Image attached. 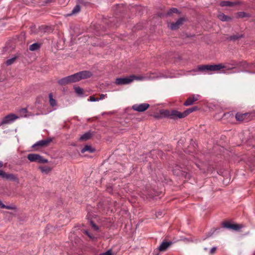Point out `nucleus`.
<instances>
[{
	"mask_svg": "<svg viewBox=\"0 0 255 255\" xmlns=\"http://www.w3.org/2000/svg\"><path fill=\"white\" fill-rule=\"evenodd\" d=\"M27 159L31 162H35L40 163H47L48 160L38 154L31 153L27 155Z\"/></svg>",
	"mask_w": 255,
	"mask_h": 255,
	"instance_id": "5",
	"label": "nucleus"
},
{
	"mask_svg": "<svg viewBox=\"0 0 255 255\" xmlns=\"http://www.w3.org/2000/svg\"><path fill=\"white\" fill-rule=\"evenodd\" d=\"M51 141L52 139L50 138L39 140L33 144L32 147L35 148L36 150H38L41 147L47 146Z\"/></svg>",
	"mask_w": 255,
	"mask_h": 255,
	"instance_id": "6",
	"label": "nucleus"
},
{
	"mask_svg": "<svg viewBox=\"0 0 255 255\" xmlns=\"http://www.w3.org/2000/svg\"><path fill=\"white\" fill-rule=\"evenodd\" d=\"M75 92L79 95H82L84 93L83 90L79 87H75Z\"/></svg>",
	"mask_w": 255,
	"mask_h": 255,
	"instance_id": "29",
	"label": "nucleus"
},
{
	"mask_svg": "<svg viewBox=\"0 0 255 255\" xmlns=\"http://www.w3.org/2000/svg\"><path fill=\"white\" fill-rule=\"evenodd\" d=\"M48 97L50 105L52 107H56L57 106V101L53 98V94L52 93L49 94Z\"/></svg>",
	"mask_w": 255,
	"mask_h": 255,
	"instance_id": "19",
	"label": "nucleus"
},
{
	"mask_svg": "<svg viewBox=\"0 0 255 255\" xmlns=\"http://www.w3.org/2000/svg\"><path fill=\"white\" fill-rule=\"evenodd\" d=\"M218 18L219 19H220L221 20H222L223 21H228L230 19L229 17L226 16V15H225L223 13L219 14Z\"/></svg>",
	"mask_w": 255,
	"mask_h": 255,
	"instance_id": "25",
	"label": "nucleus"
},
{
	"mask_svg": "<svg viewBox=\"0 0 255 255\" xmlns=\"http://www.w3.org/2000/svg\"><path fill=\"white\" fill-rule=\"evenodd\" d=\"M199 97L200 95H193L189 97L184 102V105L188 106L192 105L195 102L199 99Z\"/></svg>",
	"mask_w": 255,
	"mask_h": 255,
	"instance_id": "11",
	"label": "nucleus"
},
{
	"mask_svg": "<svg viewBox=\"0 0 255 255\" xmlns=\"http://www.w3.org/2000/svg\"><path fill=\"white\" fill-rule=\"evenodd\" d=\"M241 36H233L231 37V39L233 40H235L238 39L239 37H241Z\"/></svg>",
	"mask_w": 255,
	"mask_h": 255,
	"instance_id": "40",
	"label": "nucleus"
},
{
	"mask_svg": "<svg viewBox=\"0 0 255 255\" xmlns=\"http://www.w3.org/2000/svg\"><path fill=\"white\" fill-rule=\"evenodd\" d=\"M6 179L15 181V182H17V183H19L18 178L17 177V176L16 175H15L13 174L7 173Z\"/></svg>",
	"mask_w": 255,
	"mask_h": 255,
	"instance_id": "20",
	"label": "nucleus"
},
{
	"mask_svg": "<svg viewBox=\"0 0 255 255\" xmlns=\"http://www.w3.org/2000/svg\"><path fill=\"white\" fill-rule=\"evenodd\" d=\"M82 153H84L86 152L89 153H93L95 151V149L90 145H86L81 150Z\"/></svg>",
	"mask_w": 255,
	"mask_h": 255,
	"instance_id": "16",
	"label": "nucleus"
},
{
	"mask_svg": "<svg viewBox=\"0 0 255 255\" xmlns=\"http://www.w3.org/2000/svg\"><path fill=\"white\" fill-rule=\"evenodd\" d=\"M28 111L26 108H21L17 110L16 116L18 119L21 118H25L28 117Z\"/></svg>",
	"mask_w": 255,
	"mask_h": 255,
	"instance_id": "12",
	"label": "nucleus"
},
{
	"mask_svg": "<svg viewBox=\"0 0 255 255\" xmlns=\"http://www.w3.org/2000/svg\"><path fill=\"white\" fill-rule=\"evenodd\" d=\"M113 113V112H110L108 113L109 114H112Z\"/></svg>",
	"mask_w": 255,
	"mask_h": 255,
	"instance_id": "43",
	"label": "nucleus"
},
{
	"mask_svg": "<svg viewBox=\"0 0 255 255\" xmlns=\"http://www.w3.org/2000/svg\"><path fill=\"white\" fill-rule=\"evenodd\" d=\"M149 107V105L147 103L135 104L132 106V109L137 112H143L146 111Z\"/></svg>",
	"mask_w": 255,
	"mask_h": 255,
	"instance_id": "7",
	"label": "nucleus"
},
{
	"mask_svg": "<svg viewBox=\"0 0 255 255\" xmlns=\"http://www.w3.org/2000/svg\"><path fill=\"white\" fill-rule=\"evenodd\" d=\"M52 0H47L48 2H51Z\"/></svg>",
	"mask_w": 255,
	"mask_h": 255,
	"instance_id": "44",
	"label": "nucleus"
},
{
	"mask_svg": "<svg viewBox=\"0 0 255 255\" xmlns=\"http://www.w3.org/2000/svg\"><path fill=\"white\" fill-rule=\"evenodd\" d=\"M38 169L45 174H48L52 170V168L48 166H40L38 167Z\"/></svg>",
	"mask_w": 255,
	"mask_h": 255,
	"instance_id": "17",
	"label": "nucleus"
},
{
	"mask_svg": "<svg viewBox=\"0 0 255 255\" xmlns=\"http://www.w3.org/2000/svg\"><path fill=\"white\" fill-rule=\"evenodd\" d=\"M195 71H199L201 72L208 71V65H199Z\"/></svg>",
	"mask_w": 255,
	"mask_h": 255,
	"instance_id": "22",
	"label": "nucleus"
},
{
	"mask_svg": "<svg viewBox=\"0 0 255 255\" xmlns=\"http://www.w3.org/2000/svg\"><path fill=\"white\" fill-rule=\"evenodd\" d=\"M15 58H11V59H8L6 61V64L7 65H11V64H12L14 62V61L15 60Z\"/></svg>",
	"mask_w": 255,
	"mask_h": 255,
	"instance_id": "33",
	"label": "nucleus"
},
{
	"mask_svg": "<svg viewBox=\"0 0 255 255\" xmlns=\"http://www.w3.org/2000/svg\"><path fill=\"white\" fill-rule=\"evenodd\" d=\"M172 243L171 242H162L160 246L158 247V250L160 252H164L171 245Z\"/></svg>",
	"mask_w": 255,
	"mask_h": 255,
	"instance_id": "13",
	"label": "nucleus"
},
{
	"mask_svg": "<svg viewBox=\"0 0 255 255\" xmlns=\"http://www.w3.org/2000/svg\"><path fill=\"white\" fill-rule=\"evenodd\" d=\"M178 12V10L177 8H172L168 11V12H167V15H170L173 13H177Z\"/></svg>",
	"mask_w": 255,
	"mask_h": 255,
	"instance_id": "30",
	"label": "nucleus"
},
{
	"mask_svg": "<svg viewBox=\"0 0 255 255\" xmlns=\"http://www.w3.org/2000/svg\"><path fill=\"white\" fill-rule=\"evenodd\" d=\"M7 174V173L5 172L4 171L1 170H0V177H1V178L6 179Z\"/></svg>",
	"mask_w": 255,
	"mask_h": 255,
	"instance_id": "31",
	"label": "nucleus"
},
{
	"mask_svg": "<svg viewBox=\"0 0 255 255\" xmlns=\"http://www.w3.org/2000/svg\"><path fill=\"white\" fill-rule=\"evenodd\" d=\"M80 6L79 5H77L73 9V10L72 11V13L70 14V15L77 13L79 12L80 11Z\"/></svg>",
	"mask_w": 255,
	"mask_h": 255,
	"instance_id": "28",
	"label": "nucleus"
},
{
	"mask_svg": "<svg viewBox=\"0 0 255 255\" xmlns=\"http://www.w3.org/2000/svg\"><path fill=\"white\" fill-rule=\"evenodd\" d=\"M0 208H5L8 210H16V207L15 205H12L9 206H6L3 204L2 202L0 200Z\"/></svg>",
	"mask_w": 255,
	"mask_h": 255,
	"instance_id": "21",
	"label": "nucleus"
},
{
	"mask_svg": "<svg viewBox=\"0 0 255 255\" xmlns=\"http://www.w3.org/2000/svg\"><path fill=\"white\" fill-rule=\"evenodd\" d=\"M18 119V117L16 114L10 113L4 116L0 122V126L9 125Z\"/></svg>",
	"mask_w": 255,
	"mask_h": 255,
	"instance_id": "4",
	"label": "nucleus"
},
{
	"mask_svg": "<svg viewBox=\"0 0 255 255\" xmlns=\"http://www.w3.org/2000/svg\"><path fill=\"white\" fill-rule=\"evenodd\" d=\"M236 119L239 122H247L249 120V114L238 113L236 115Z\"/></svg>",
	"mask_w": 255,
	"mask_h": 255,
	"instance_id": "10",
	"label": "nucleus"
},
{
	"mask_svg": "<svg viewBox=\"0 0 255 255\" xmlns=\"http://www.w3.org/2000/svg\"><path fill=\"white\" fill-rule=\"evenodd\" d=\"M107 97V94H101L100 95V98H98L99 101L102 100L104 99H105V98H106Z\"/></svg>",
	"mask_w": 255,
	"mask_h": 255,
	"instance_id": "38",
	"label": "nucleus"
},
{
	"mask_svg": "<svg viewBox=\"0 0 255 255\" xmlns=\"http://www.w3.org/2000/svg\"><path fill=\"white\" fill-rule=\"evenodd\" d=\"M173 173L177 175V176H184L185 175V172H183L180 169V167L178 166H176L173 170Z\"/></svg>",
	"mask_w": 255,
	"mask_h": 255,
	"instance_id": "18",
	"label": "nucleus"
},
{
	"mask_svg": "<svg viewBox=\"0 0 255 255\" xmlns=\"http://www.w3.org/2000/svg\"><path fill=\"white\" fill-rule=\"evenodd\" d=\"M130 76H131V78L132 79V81L134 80H145V79H147L146 77H144V76H135V75H130Z\"/></svg>",
	"mask_w": 255,
	"mask_h": 255,
	"instance_id": "26",
	"label": "nucleus"
},
{
	"mask_svg": "<svg viewBox=\"0 0 255 255\" xmlns=\"http://www.w3.org/2000/svg\"><path fill=\"white\" fill-rule=\"evenodd\" d=\"M197 107L189 108L183 112H180L176 110L168 111L165 110H161L159 111L160 117L162 118H169L170 119L176 120L186 117L189 114L196 111Z\"/></svg>",
	"mask_w": 255,
	"mask_h": 255,
	"instance_id": "1",
	"label": "nucleus"
},
{
	"mask_svg": "<svg viewBox=\"0 0 255 255\" xmlns=\"http://www.w3.org/2000/svg\"><path fill=\"white\" fill-rule=\"evenodd\" d=\"M3 165L2 162L1 161H0V167H1Z\"/></svg>",
	"mask_w": 255,
	"mask_h": 255,
	"instance_id": "42",
	"label": "nucleus"
},
{
	"mask_svg": "<svg viewBox=\"0 0 255 255\" xmlns=\"http://www.w3.org/2000/svg\"><path fill=\"white\" fill-rule=\"evenodd\" d=\"M236 4V2H231L229 1H223L220 2V5L222 6H232Z\"/></svg>",
	"mask_w": 255,
	"mask_h": 255,
	"instance_id": "23",
	"label": "nucleus"
},
{
	"mask_svg": "<svg viewBox=\"0 0 255 255\" xmlns=\"http://www.w3.org/2000/svg\"><path fill=\"white\" fill-rule=\"evenodd\" d=\"M229 115L230 116H232V118H234V116H233V114H230V113H227V114H224V116H226L227 115Z\"/></svg>",
	"mask_w": 255,
	"mask_h": 255,
	"instance_id": "41",
	"label": "nucleus"
},
{
	"mask_svg": "<svg viewBox=\"0 0 255 255\" xmlns=\"http://www.w3.org/2000/svg\"><path fill=\"white\" fill-rule=\"evenodd\" d=\"M80 80L78 73L71 75L60 79L58 83L60 85H65L71 83L76 82Z\"/></svg>",
	"mask_w": 255,
	"mask_h": 255,
	"instance_id": "3",
	"label": "nucleus"
},
{
	"mask_svg": "<svg viewBox=\"0 0 255 255\" xmlns=\"http://www.w3.org/2000/svg\"><path fill=\"white\" fill-rule=\"evenodd\" d=\"M91 225L92 226V227L93 229L95 231H98L99 229V228L97 226H96L93 222H91Z\"/></svg>",
	"mask_w": 255,
	"mask_h": 255,
	"instance_id": "37",
	"label": "nucleus"
},
{
	"mask_svg": "<svg viewBox=\"0 0 255 255\" xmlns=\"http://www.w3.org/2000/svg\"><path fill=\"white\" fill-rule=\"evenodd\" d=\"M88 101L89 102H93L99 101V99H98V98H95L94 96H91L88 99Z\"/></svg>",
	"mask_w": 255,
	"mask_h": 255,
	"instance_id": "32",
	"label": "nucleus"
},
{
	"mask_svg": "<svg viewBox=\"0 0 255 255\" xmlns=\"http://www.w3.org/2000/svg\"><path fill=\"white\" fill-rule=\"evenodd\" d=\"M216 249H217L216 247H213V248H212L211 249L210 251V254L211 255H213V254H214L215 253V252H216Z\"/></svg>",
	"mask_w": 255,
	"mask_h": 255,
	"instance_id": "39",
	"label": "nucleus"
},
{
	"mask_svg": "<svg viewBox=\"0 0 255 255\" xmlns=\"http://www.w3.org/2000/svg\"><path fill=\"white\" fill-rule=\"evenodd\" d=\"M237 65L235 61H231L226 63H220L216 65H208V71H218L220 73H228V71L235 68Z\"/></svg>",
	"mask_w": 255,
	"mask_h": 255,
	"instance_id": "2",
	"label": "nucleus"
},
{
	"mask_svg": "<svg viewBox=\"0 0 255 255\" xmlns=\"http://www.w3.org/2000/svg\"><path fill=\"white\" fill-rule=\"evenodd\" d=\"M93 135V133L91 131H88L82 134L80 137V140L86 141L90 139Z\"/></svg>",
	"mask_w": 255,
	"mask_h": 255,
	"instance_id": "15",
	"label": "nucleus"
},
{
	"mask_svg": "<svg viewBox=\"0 0 255 255\" xmlns=\"http://www.w3.org/2000/svg\"><path fill=\"white\" fill-rule=\"evenodd\" d=\"M40 48V45L37 43H35L29 46V50L30 51H35L38 50Z\"/></svg>",
	"mask_w": 255,
	"mask_h": 255,
	"instance_id": "24",
	"label": "nucleus"
},
{
	"mask_svg": "<svg viewBox=\"0 0 255 255\" xmlns=\"http://www.w3.org/2000/svg\"><path fill=\"white\" fill-rule=\"evenodd\" d=\"M99 255H112V252L111 250H109L105 253L100 254Z\"/></svg>",
	"mask_w": 255,
	"mask_h": 255,
	"instance_id": "35",
	"label": "nucleus"
},
{
	"mask_svg": "<svg viewBox=\"0 0 255 255\" xmlns=\"http://www.w3.org/2000/svg\"><path fill=\"white\" fill-rule=\"evenodd\" d=\"M184 21L183 18H180L175 22L171 23L168 24V27L172 30H175L178 29L181 26Z\"/></svg>",
	"mask_w": 255,
	"mask_h": 255,
	"instance_id": "9",
	"label": "nucleus"
},
{
	"mask_svg": "<svg viewBox=\"0 0 255 255\" xmlns=\"http://www.w3.org/2000/svg\"><path fill=\"white\" fill-rule=\"evenodd\" d=\"M78 73L80 77V80L90 78L92 75V73L89 71H83L78 72Z\"/></svg>",
	"mask_w": 255,
	"mask_h": 255,
	"instance_id": "14",
	"label": "nucleus"
},
{
	"mask_svg": "<svg viewBox=\"0 0 255 255\" xmlns=\"http://www.w3.org/2000/svg\"><path fill=\"white\" fill-rule=\"evenodd\" d=\"M132 82L131 76L128 77L117 78L115 80V84L118 85H127Z\"/></svg>",
	"mask_w": 255,
	"mask_h": 255,
	"instance_id": "8",
	"label": "nucleus"
},
{
	"mask_svg": "<svg viewBox=\"0 0 255 255\" xmlns=\"http://www.w3.org/2000/svg\"><path fill=\"white\" fill-rule=\"evenodd\" d=\"M232 224L229 222H226L223 224V227L228 229H231Z\"/></svg>",
	"mask_w": 255,
	"mask_h": 255,
	"instance_id": "34",
	"label": "nucleus"
},
{
	"mask_svg": "<svg viewBox=\"0 0 255 255\" xmlns=\"http://www.w3.org/2000/svg\"><path fill=\"white\" fill-rule=\"evenodd\" d=\"M84 233L91 239L94 240L95 239V237L93 236L92 234H91L88 231H85Z\"/></svg>",
	"mask_w": 255,
	"mask_h": 255,
	"instance_id": "36",
	"label": "nucleus"
},
{
	"mask_svg": "<svg viewBox=\"0 0 255 255\" xmlns=\"http://www.w3.org/2000/svg\"><path fill=\"white\" fill-rule=\"evenodd\" d=\"M243 226L242 225L234 224L232 225L231 229L235 231H238L239 229L242 228Z\"/></svg>",
	"mask_w": 255,
	"mask_h": 255,
	"instance_id": "27",
	"label": "nucleus"
}]
</instances>
